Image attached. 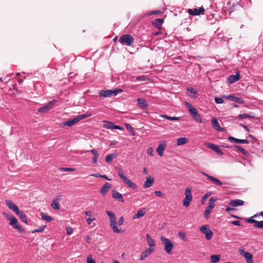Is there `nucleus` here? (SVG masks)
I'll list each match as a JSON object with an SVG mask.
<instances>
[{
  "mask_svg": "<svg viewBox=\"0 0 263 263\" xmlns=\"http://www.w3.org/2000/svg\"><path fill=\"white\" fill-rule=\"evenodd\" d=\"M6 203L10 210L13 211L18 216L20 217L23 222L26 224L28 223L26 215L24 214L23 212L20 210L18 207L13 202V201L9 200H6Z\"/></svg>",
  "mask_w": 263,
  "mask_h": 263,
  "instance_id": "1",
  "label": "nucleus"
},
{
  "mask_svg": "<svg viewBox=\"0 0 263 263\" xmlns=\"http://www.w3.org/2000/svg\"><path fill=\"white\" fill-rule=\"evenodd\" d=\"M3 214L10 220V224L11 225L14 229H16L18 232L21 233H25V231L18 223L17 220L15 217L5 213H4Z\"/></svg>",
  "mask_w": 263,
  "mask_h": 263,
  "instance_id": "2",
  "label": "nucleus"
},
{
  "mask_svg": "<svg viewBox=\"0 0 263 263\" xmlns=\"http://www.w3.org/2000/svg\"><path fill=\"white\" fill-rule=\"evenodd\" d=\"M106 213L109 216L110 221L109 225L114 232L116 233L122 232V231L119 230L117 226V219L115 214L109 211H107Z\"/></svg>",
  "mask_w": 263,
  "mask_h": 263,
  "instance_id": "3",
  "label": "nucleus"
},
{
  "mask_svg": "<svg viewBox=\"0 0 263 263\" xmlns=\"http://www.w3.org/2000/svg\"><path fill=\"white\" fill-rule=\"evenodd\" d=\"M160 240L164 246V250L165 252L167 254H171L174 247V243L171 240L165 238L164 236H161L160 237Z\"/></svg>",
  "mask_w": 263,
  "mask_h": 263,
  "instance_id": "4",
  "label": "nucleus"
},
{
  "mask_svg": "<svg viewBox=\"0 0 263 263\" xmlns=\"http://www.w3.org/2000/svg\"><path fill=\"white\" fill-rule=\"evenodd\" d=\"M123 90L121 89H109L106 90H101L99 92V96L100 97L106 98L110 97L112 96H116L119 93L122 92Z\"/></svg>",
  "mask_w": 263,
  "mask_h": 263,
  "instance_id": "5",
  "label": "nucleus"
},
{
  "mask_svg": "<svg viewBox=\"0 0 263 263\" xmlns=\"http://www.w3.org/2000/svg\"><path fill=\"white\" fill-rule=\"evenodd\" d=\"M119 41L123 45L130 46L134 43V39L132 35L126 34L122 35L119 38Z\"/></svg>",
  "mask_w": 263,
  "mask_h": 263,
  "instance_id": "6",
  "label": "nucleus"
},
{
  "mask_svg": "<svg viewBox=\"0 0 263 263\" xmlns=\"http://www.w3.org/2000/svg\"><path fill=\"white\" fill-rule=\"evenodd\" d=\"M216 201V199L214 197L211 198L209 200V205L206 207L204 212V216L206 219L209 218V215L211 212V210L215 207L214 202Z\"/></svg>",
  "mask_w": 263,
  "mask_h": 263,
  "instance_id": "7",
  "label": "nucleus"
},
{
  "mask_svg": "<svg viewBox=\"0 0 263 263\" xmlns=\"http://www.w3.org/2000/svg\"><path fill=\"white\" fill-rule=\"evenodd\" d=\"M185 198L183 200V204L185 207L190 205L191 201L192 200L193 197L191 193V189L187 187L185 190Z\"/></svg>",
  "mask_w": 263,
  "mask_h": 263,
  "instance_id": "8",
  "label": "nucleus"
},
{
  "mask_svg": "<svg viewBox=\"0 0 263 263\" xmlns=\"http://www.w3.org/2000/svg\"><path fill=\"white\" fill-rule=\"evenodd\" d=\"M199 230L202 233L205 235V238L207 240H210L213 237V233L209 229V226L203 225L199 228Z\"/></svg>",
  "mask_w": 263,
  "mask_h": 263,
  "instance_id": "9",
  "label": "nucleus"
},
{
  "mask_svg": "<svg viewBox=\"0 0 263 263\" xmlns=\"http://www.w3.org/2000/svg\"><path fill=\"white\" fill-rule=\"evenodd\" d=\"M56 101L52 100L49 101L42 107L39 109L38 111L41 114H44L50 110L55 104Z\"/></svg>",
  "mask_w": 263,
  "mask_h": 263,
  "instance_id": "10",
  "label": "nucleus"
},
{
  "mask_svg": "<svg viewBox=\"0 0 263 263\" xmlns=\"http://www.w3.org/2000/svg\"><path fill=\"white\" fill-rule=\"evenodd\" d=\"M205 10L203 7H201L199 8H194V9H189L187 12L193 15H198L200 14H203Z\"/></svg>",
  "mask_w": 263,
  "mask_h": 263,
  "instance_id": "11",
  "label": "nucleus"
},
{
  "mask_svg": "<svg viewBox=\"0 0 263 263\" xmlns=\"http://www.w3.org/2000/svg\"><path fill=\"white\" fill-rule=\"evenodd\" d=\"M201 173L202 174L206 176L209 181L213 182L214 184L220 186H221L222 184V183L217 178H216L212 176H210L203 172H201Z\"/></svg>",
  "mask_w": 263,
  "mask_h": 263,
  "instance_id": "12",
  "label": "nucleus"
},
{
  "mask_svg": "<svg viewBox=\"0 0 263 263\" xmlns=\"http://www.w3.org/2000/svg\"><path fill=\"white\" fill-rule=\"evenodd\" d=\"M78 122V119H77V116H76L73 119L63 122L61 124L63 126H68L70 127L74 125Z\"/></svg>",
  "mask_w": 263,
  "mask_h": 263,
  "instance_id": "13",
  "label": "nucleus"
},
{
  "mask_svg": "<svg viewBox=\"0 0 263 263\" xmlns=\"http://www.w3.org/2000/svg\"><path fill=\"white\" fill-rule=\"evenodd\" d=\"M224 97L226 98L227 99L230 101H234L239 104H243L244 103V101L242 99L236 97L234 95H229L224 96Z\"/></svg>",
  "mask_w": 263,
  "mask_h": 263,
  "instance_id": "14",
  "label": "nucleus"
},
{
  "mask_svg": "<svg viewBox=\"0 0 263 263\" xmlns=\"http://www.w3.org/2000/svg\"><path fill=\"white\" fill-rule=\"evenodd\" d=\"M228 140L232 143H245V144H248L249 143V141L245 139H237L236 138H234L232 136H230L228 138Z\"/></svg>",
  "mask_w": 263,
  "mask_h": 263,
  "instance_id": "15",
  "label": "nucleus"
},
{
  "mask_svg": "<svg viewBox=\"0 0 263 263\" xmlns=\"http://www.w3.org/2000/svg\"><path fill=\"white\" fill-rule=\"evenodd\" d=\"M154 251L153 249L148 248L142 252L140 255V260H143L145 258L148 257Z\"/></svg>",
  "mask_w": 263,
  "mask_h": 263,
  "instance_id": "16",
  "label": "nucleus"
},
{
  "mask_svg": "<svg viewBox=\"0 0 263 263\" xmlns=\"http://www.w3.org/2000/svg\"><path fill=\"white\" fill-rule=\"evenodd\" d=\"M240 79V74L239 72H237L235 75H231L228 77V81L230 84L234 83Z\"/></svg>",
  "mask_w": 263,
  "mask_h": 263,
  "instance_id": "17",
  "label": "nucleus"
},
{
  "mask_svg": "<svg viewBox=\"0 0 263 263\" xmlns=\"http://www.w3.org/2000/svg\"><path fill=\"white\" fill-rule=\"evenodd\" d=\"M213 127L218 132H222L223 128L221 127L216 118H213L212 121Z\"/></svg>",
  "mask_w": 263,
  "mask_h": 263,
  "instance_id": "18",
  "label": "nucleus"
},
{
  "mask_svg": "<svg viewBox=\"0 0 263 263\" xmlns=\"http://www.w3.org/2000/svg\"><path fill=\"white\" fill-rule=\"evenodd\" d=\"M112 197L122 202H124V199L121 194L116 191V190L112 191Z\"/></svg>",
  "mask_w": 263,
  "mask_h": 263,
  "instance_id": "19",
  "label": "nucleus"
},
{
  "mask_svg": "<svg viewBox=\"0 0 263 263\" xmlns=\"http://www.w3.org/2000/svg\"><path fill=\"white\" fill-rule=\"evenodd\" d=\"M154 182V179L152 176H148L146 178V181H145L143 187L144 188H148L151 187Z\"/></svg>",
  "mask_w": 263,
  "mask_h": 263,
  "instance_id": "20",
  "label": "nucleus"
},
{
  "mask_svg": "<svg viewBox=\"0 0 263 263\" xmlns=\"http://www.w3.org/2000/svg\"><path fill=\"white\" fill-rule=\"evenodd\" d=\"M243 204L244 201L240 199L231 200L229 202V205L234 207Z\"/></svg>",
  "mask_w": 263,
  "mask_h": 263,
  "instance_id": "21",
  "label": "nucleus"
},
{
  "mask_svg": "<svg viewBox=\"0 0 263 263\" xmlns=\"http://www.w3.org/2000/svg\"><path fill=\"white\" fill-rule=\"evenodd\" d=\"M111 187V185L109 183H105L101 187L100 192L102 195H105Z\"/></svg>",
  "mask_w": 263,
  "mask_h": 263,
  "instance_id": "22",
  "label": "nucleus"
},
{
  "mask_svg": "<svg viewBox=\"0 0 263 263\" xmlns=\"http://www.w3.org/2000/svg\"><path fill=\"white\" fill-rule=\"evenodd\" d=\"M137 105L141 108H146L148 106L146 101L142 98H139L137 99Z\"/></svg>",
  "mask_w": 263,
  "mask_h": 263,
  "instance_id": "23",
  "label": "nucleus"
},
{
  "mask_svg": "<svg viewBox=\"0 0 263 263\" xmlns=\"http://www.w3.org/2000/svg\"><path fill=\"white\" fill-rule=\"evenodd\" d=\"M166 144L164 142L163 143L159 145L157 148V152L160 156H162L163 155V151L166 148Z\"/></svg>",
  "mask_w": 263,
  "mask_h": 263,
  "instance_id": "24",
  "label": "nucleus"
},
{
  "mask_svg": "<svg viewBox=\"0 0 263 263\" xmlns=\"http://www.w3.org/2000/svg\"><path fill=\"white\" fill-rule=\"evenodd\" d=\"M206 146H208V147L213 149V151L216 152L217 153L219 154L220 155L222 154L221 151L217 145H216L214 144H212V143H208L206 144Z\"/></svg>",
  "mask_w": 263,
  "mask_h": 263,
  "instance_id": "25",
  "label": "nucleus"
},
{
  "mask_svg": "<svg viewBox=\"0 0 263 263\" xmlns=\"http://www.w3.org/2000/svg\"><path fill=\"white\" fill-rule=\"evenodd\" d=\"M60 196H58L55 199H54L52 201L51 205L55 210H59L60 209V205L58 203V201L60 200Z\"/></svg>",
  "mask_w": 263,
  "mask_h": 263,
  "instance_id": "26",
  "label": "nucleus"
},
{
  "mask_svg": "<svg viewBox=\"0 0 263 263\" xmlns=\"http://www.w3.org/2000/svg\"><path fill=\"white\" fill-rule=\"evenodd\" d=\"M91 154L93 155L92 158V162L94 164H97L98 163V158L99 156V154L98 152L95 149H93L90 151Z\"/></svg>",
  "mask_w": 263,
  "mask_h": 263,
  "instance_id": "27",
  "label": "nucleus"
},
{
  "mask_svg": "<svg viewBox=\"0 0 263 263\" xmlns=\"http://www.w3.org/2000/svg\"><path fill=\"white\" fill-rule=\"evenodd\" d=\"M243 255L246 258L247 263H253V255L251 253L245 252Z\"/></svg>",
  "mask_w": 263,
  "mask_h": 263,
  "instance_id": "28",
  "label": "nucleus"
},
{
  "mask_svg": "<svg viewBox=\"0 0 263 263\" xmlns=\"http://www.w3.org/2000/svg\"><path fill=\"white\" fill-rule=\"evenodd\" d=\"M163 22H164V20L162 18H156L153 22V24L155 27H156L158 28H160Z\"/></svg>",
  "mask_w": 263,
  "mask_h": 263,
  "instance_id": "29",
  "label": "nucleus"
},
{
  "mask_svg": "<svg viewBox=\"0 0 263 263\" xmlns=\"http://www.w3.org/2000/svg\"><path fill=\"white\" fill-rule=\"evenodd\" d=\"M124 182L129 187L133 188L134 189H136L137 188V185L135 183L131 181L127 177L123 180Z\"/></svg>",
  "mask_w": 263,
  "mask_h": 263,
  "instance_id": "30",
  "label": "nucleus"
},
{
  "mask_svg": "<svg viewBox=\"0 0 263 263\" xmlns=\"http://www.w3.org/2000/svg\"><path fill=\"white\" fill-rule=\"evenodd\" d=\"M258 216V214H256L254 216L251 217L249 218L245 219V220L248 223H254V226L255 227V225H256V222L257 221L254 219L253 218L257 217Z\"/></svg>",
  "mask_w": 263,
  "mask_h": 263,
  "instance_id": "31",
  "label": "nucleus"
},
{
  "mask_svg": "<svg viewBox=\"0 0 263 263\" xmlns=\"http://www.w3.org/2000/svg\"><path fill=\"white\" fill-rule=\"evenodd\" d=\"M189 140L185 137L179 138L177 139V144L178 145H181L187 143Z\"/></svg>",
  "mask_w": 263,
  "mask_h": 263,
  "instance_id": "32",
  "label": "nucleus"
},
{
  "mask_svg": "<svg viewBox=\"0 0 263 263\" xmlns=\"http://www.w3.org/2000/svg\"><path fill=\"white\" fill-rule=\"evenodd\" d=\"M234 147L236 148L237 151L240 152L243 155L248 156L249 155V153L240 146L235 145Z\"/></svg>",
  "mask_w": 263,
  "mask_h": 263,
  "instance_id": "33",
  "label": "nucleus"
},
{
  "mask_svg": "<svg viewBox=\"0 0 263 263\" xmlns=\"http://www.w3.org/2000/svg\"><path fill=\"white\" fill-rule=\"evenodd\" d=\"M145 212L144 210H139L137 212V213L134 216L133 219H135L139 218L145 215Z\"/></svg>",
  "mask_w": 263,
  "mask_h": 263,
  "instance_id": "34",
  "label": "nucleus"
},
{
  "mask_svg": "<svg viewBox=\"0 0 263 263\" xmlns=\"http://www.w3.org/2000/svg\"><path fill=\"white\" fill-rule=\"evenodd\" d=\"M146 240L149 247L155 246V241L151 238L149 234L146 235Z\"/></svg>",
  "mask_w": 263,
  "mask_h": 263,
  "instance_id": "35",
  "label": "nucleus"
},
{
  "mask_svg": "<svg viewBox=\"0 0 263 263\" xmlns=\"http://www.w3.org/2000/svg\"><path fill=\"white\" fill-rule=\"evenodd\" d=\"M211 263H216L218 262L220 258V255H213L210 257Z\"/></svg>",
  "mask_w": 263,
  "mask_h": 263,
  "instance_id": "36",
  "label": "nucleus"
},
{
  "mask_svg": "<svg viewBox=\"0 0 263 263\" xmlns=\"http://www.w3.org/2000/svg\"><path fill=\"white\" fill-rule=\"evenodd\" d=\"M159 116L161 117L165 118L167 120H171V121H178L179 120V117H170V116L165 115H160Z\"/></svg>",
  "mask_w": 263,
  "mask_h": 263,
  "instance_id": "37",
  "label": "nucleus"
},
{
  "mask_svg": "<svg viewBox=\"0 0 263 263\" xmlns=\"http://www.w3.org/2000/svg\"><path fill=\"white\" fill-rule=\"evenodd\" d=\"M41 216L43 219L47 221H51L53 220V218L50 216L47 215L46 214L42 212L41 213Z\"/></svg>",
  "mask_w": 263,
  "mask_h": 263,
  "instance_id": "38",
  "label": "nucleus"
},
{
  "mask_svg": "<svg viewBox=\"0 0 263 263\" xmlns=\"http://www.w3.org/2000/svg\"><path fill=\"white\" fill-rule=\"evenodd\" d=\"M103 122L105 123L103 125L105 128L107 129H113V126H114L113 123L107 121H104Z\"/></svg>",
  "mask_w": 263,
  "mask_h": 263,
  "instance_id": "39",
  "label": "nucleus"
},
{
  "mask_svg": "<svg viewBox=\"0 0 263 263\" xmlns=\"http://www.w3.org/2000/svg\"><path fill=\"white\" fill-rule=\"evenodd\" d=\"M254 116L253 115H251L250 114H240L238 116V118L240 119H245V118H253Z\"/></svg>",
  "mask_w": 263,
  "mask_h": 263,
  "instance_id": "40",
  "label": "nucleus"
},
{
  "mask_svg": "<svg viewBox=\"0 0 263 263\" xmlns=\"http://www.w3.org/2000/svg\"><path fill=\"white\" fill-rule=\"evenodd\" d=\"M116 169L118 171V175L123 180L126 178V177L124 175L123 171L121 168H117Z\"/></svg>",
  "mask_w": 263,
  "mask_h": 263,
  "instance_id": "41",
  "label": "nucleus"
},
{
  "mask_svg": "<svg viewBox=\"0 0 263 263\" xmlns=\"http://www.w3.org/2000/svg\"><path fill=\"white\" fill-rule=\"evenodd\" d=\"M125 125L127 129L129 131V132L133 136H134L135 134L134 129L133 128V127L130 124H127V123H126L125 124Z\"/></svg>",
  "mask_w": 263,
  "mask_h": 263,
  "instance_id": "42",
  "label": "nucleus"
},
{
  "mask_svg": "<svg viewBox=\"0 0 263 263\" xmlns=\"http://www.w3.org/2000/svg\"><path fill=\"white\" fill-rule=\"evenodd\" d=\"M116 156L114 154H109L107 155L105 158V161L107 162H111L112 161V159Z\"/></svg>",
  "mask_w": 263,
  "mask_h": 263,
  "instance_id": "43",
  "label": "nucleus"
},
{
  "mask_svg": "<svg viewBox=\"0 0 263 263\" xmlns=\"http://www.w3.org/2000/svg\"><path fill=\"white\" fill-rule=\"evenodd\" d=\"M192 117L194 118V119L196 121L199 122V123L202 122V119L201 118V117L198 114H196V115L193 116Z\"/></svg>",
  "mask_w": 263,
  "mask_h": 263,
  "instance_id": "44",
  "label": "nucleus"
},
{
  "mask_svg": "<svg viewBox=\"0 0 263 263\" xmlns=\"http://www.w3.org/2000/svg\"><path fill=\"white\" fill-rule=\"evenodd\" d=\"M90 115H91L90 114H89V115L84 114V115H80V116H77V118L78 119V121H79L81 120H82L84 118L89 117Z\"/></svg>",
  "mask_w": 263,
  "mask_h": 263,
  "instance_id": "45",
  "label": "nucleus"
},
{
  "mask_svg": "<svg viewBox=\"0 0 263 263\" xmlns=\"http://www.w3.org/2000/svg\"><path fill=\"white\" fill-rule=\"evenodd\" d=\"M86 262L87 263H96V261L94 259L92 258V255H89L86 259Z\"/></svg>",
  "mask_w": 263,
  "mask_h": 263,
  "instance_id": "46",
  "label": "nucleus"
},
{
  "mask_svg": "<svg viewBox=\"0 0 263 263\" xmlns=\"http://www.w3.org/2000/svg\"><path fill=\"white\" fill-rule=\"evenodd\" d=\"M178 235L182 240H186V234L184 232H180Z\"/></svg>",
  "mask_w": 263,
  "mask_h": 263,
  "instance_id": "47",
  "label": "nucleus"
},
{
  "mask_svg": "<svg viewBox=\"0 0 263 263\" xmlns=\"http://www.w3.org/2000/svg\"><path fill=\"white\" fill-rule=\"evenodd\" d=\"M215 101L217 104H222L224 102L223 100L221 98L215 97Z\"/></svg>",
  "mask_w": 263,
  "mask_h": 263,
  "instance_id": "48",
  "label": "nucleus"
},
{
  "mask_svg": "<svg viewBox=\"0 0 263 263\" xmlns=\"http://www.w3.org/2000/svg\"><path fill=\"white\" fill-rule=\"evenodd\" d=\"M192 117L198 114L197 110L194 107L190 111Z\"/></svg>",
  "mask_w": 263,
  "mask_h": 263,
  "instance_id": "49",
  "label": "nucleus"
},
{
  "mask_svg": "<svg viewBox=\"0 0 263 263\" xmlns=\"http://www.w3.org/2000/svg\"><path fill=\"white\" fill-rule=\"evenodd\" d=\"M256 228H263V220L260 221H257L256 225H255Z\"/></svg>",
  "mask_w": 263,
  "mask_h": 263,
  "instance_id": "50",
  "label": "nucleus"
},
{
  "mask_svg": "<svg viewBox=\"0 0 263 263\" xmlns=\"http://www.w3.org/2000/svg\"><path fill=\"white\" fill-rule=\"evenodd\" d=\"M184 104H185V106L188 108L189 111L194 107L192 106V105H191L188 102L185 101L184 102Z\"/></svg>",
  "mask_w": 263,
  "mask_h": 263,
  "instance_id": "51",
  "label": "nucleus"
},
{
  "mask_svg": "<svg viewBox=\"0 0 263 263\" xmlns=\"http://www.w3.org/2000/svg\"><path fill=\"white\" fill-rule=\"evenodd\" d=\"M136 80L138 81H145L146 80L145 76H140L136 78Z\"/></svg>",
  "mask_w": 263,
  "mask_h": 263,
  "instance_id": "52",
  "label": "nucleus"
},
{
  "mask_svg": "<svg viewBox=\"0 0 263 263\" xmlns=\"http://www.w3.org/2000/svg\"><path fill=\"white\" fill-rule=\"evenodd\" d=\"M61 170L63 171L68 172V171H73L75 170L74 168H68V167H63L61 168Z\"/></svg>",
  "mask_w": 263,
  "mask_h": 263,
  "instance_id": "53",
  "label": "nucleus"
},
{
  "mask_svg": "<svg viewBox=\"0 0 263 263\" xmlns=\"http://www.w3.org/2000/svg\"><path fill=\"white\" fill-rule=\"evenodd\" d=\"M72 231H73V230L71 228L67 227L66 228V233L68 235H70L71 234H72Z\"/></svg>",
  "mask_w": 263,
  "mask_h": 263,
  "instance_id": "54",
  "label": "nucleus"
},
{
  "mask_svg": "<svg viewBox=\"0 0 263 263\" xmlns=\"http://www.w3.org/2000/svg\"><path fill=\"white\" fill-rule=\"evenodd\" d=\"M124 218H123V217L122 216L120 217V218L118 220V224L119 226L122 225L124 223Z\"/></svg>",
  "mask_w": 263,
  "mask_h": 263,
  "instance_id": "55",
  "label": "nucleus"
},
{
  "mask_svg": "<svg viewBox=\"0 0 263 263\" xmlns=\"http://www.w3.org/2000/svg\"><path fill=\"white\" fill-rule=\"evenodd\" d=\"M147 153L149 155L153 156V149L152 147H149L147 149Z\"/></svg>",
  "mask_w": 263,
  "mask_h": 263,
  "instance_id": "56",
  "label": "nucleus"
},
{
  "mask_svg": "<svg viewBox=\"0 0 263 263\" xmlns=\"http://www.w3.org/2000/svg\"><path fill=\"white\" fill-rule=\"evenodd\" d=\"M95 220V217H93V218H90V217H89L86 220V221H87V223L88 224H90L91 222L93 220Z\"/></svg>",
  "mask_w": 263,
  "mask_h": 263,
  "instance_id": "57",
  "label": "nucleus"
},
{
  "mask_svg": "<svg viewBox=\"0 0 263 263\" xmlns=\"http://www.w3.org/2000/svg\"><path fill=\"white\" fill-rule=\"evenodd\" d=\"M232 224L235 226H241L240 221L236 220L232 222Z\"/></svg>",
  "mask_w": 263,
  "mask_h": 263,
  "instance_id": "58",
  "label": "nucleus"
},
{
  "mask_svg": "<svg viewBox=\"0 0 263 263\" xmlns=\"http://www.w3.org/2000/svg\"><path fill=\"white\" fill-rule=\"evenodd\" d=\"M155 194L158 197H161L162 196V193L161 192L159 191H156L155 192Z\"/></svg>",
  "mask_w": 263,
  "mask_h": 263,
  "instance_id": "59",
  "label": "nucleus"
},
{
  "mask_svg": "<svg viewBox=\"0 0 263 263\" xmlns=\"http://www.w3.org/2000/svg\"><path fill=\"white\" fill-rule=\"evenodd\" d=\"M209 194L208 193H206L204 196H203L201 198V201L202 202H203L206 198H208L209 196Z\"/></svg>",
  "mask_w": 263,
  "mask_h": 263,
  "instance_id": "60",
  "label": "nucleus"
},
{
  "mask_svg": "<svg viewBox=\"0 0 263 263\" xmlns=\"http://www.w3.org/2000/svg\"><path fill=\"white\" fill-rule=\"evenodd\" d=\"M113 129H118L123 130V128L120 126L114 125V126H113Z\"/></svg>",
  "mask_w": 263,
  "mask_h": 263,
  "instance_id": "61",
  "label": "nucleus"
},
{
  "mask_svg": "<svg viewBox=\"0 0 263 263\" xmlns=\"http://www.w3.org/2000/svg\"><path fill=\"white\" fill-rule=\"evenodd\" d=\"M187 90L190 91L191 92L193 93V94H195L196 93V91L193 88H187Z\"/></svg>",
  "mask_w": 263,
  "mask_h": 263,
  "instance_id": "62",
  "label": "nucleus"
},
{
  "mask_svg": "<svg viewBox=\"0 0 263 263\" xmlns=\"http://www.w3.org/2000/svg\"><path fill=\"white\" fill-rule=\"evenodd\" d=\"M45 228V226H42L40 228L37 229L38 230V232H41L43 231Z\"/></svg>",
  "mask_w": 263,
  "mask_h": 263,
  "instance_id": "63",
  "label": "nucleus"
},
{
  "mask_svg": "<svg viewBox=\"0 0 263 263\" xmlns=\"http://www.w3.org/2000/svg\"><path fill=\"white\" fill-rule=\"evenodd\" d=\"M85 214L87 216H91L92 215V212L90 211H87L85 212Z\"/></svg>",
  "mask_w": 263,
  "mask_h": 263,
  "instance_id": "64",
  "label": "nucleus"
}]
</instances>
